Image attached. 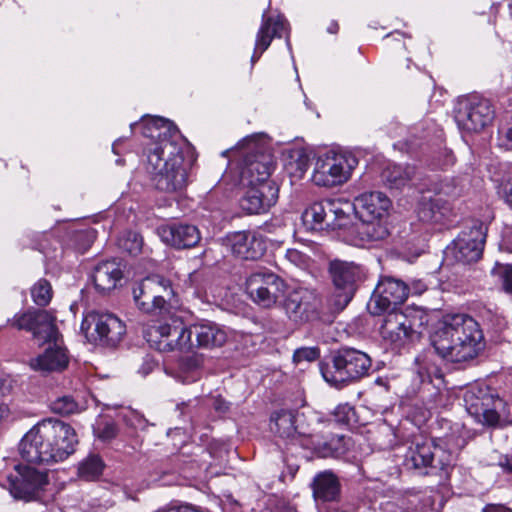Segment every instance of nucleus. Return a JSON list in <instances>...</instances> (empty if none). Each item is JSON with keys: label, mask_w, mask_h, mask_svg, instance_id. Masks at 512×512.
I'll use <instances>...</instances> for the list:
<instances>
[{"label": "nucleus", "mask_w": 512, "mask_h": 512, "mask_svg": "<svg viewBox=\"0 0 512 512\" xmlns=\"http://www.w3.org/2000/svg\"><path fill=\"white\" fill-rule=\"evenodd\" d=\"M190 336L194 337V346L213 349L223 346L227 341V333L218 324L210 321L195 323L190 326Z\"/></svg>", "instance_id": "nucleus-26"}, {"label": "nucleus", "mask_w": 512, "mask_h": 512, "mask_svg": "<svg viewBox=\"0 0 512 512\" xmlns=\"http://www.w3.org/2000/svg\"><path fill=\"white\" fill-rule=\"evenodd\" d=\"M505 200L512 207V186L506 192Z\"/></svg>", "instance_id": "nucleus-56"}, {"label": "nucleus", "mask_w": 512, "mask_h": 512, "mask_svg": "<svg viewBox=\"0 0 512 512\" xmlns=\"http://www.w3.org/2000/svg\"><path fill=\"white\" fill-rule=\"evenodd\" d=\"M134 419H135V421L129 422L130 425H132L134 427H143L144 426L145 421L141 416L135 414Z\"/></svg>", "instance_id": "nucleus-55"}, {"label": "nucleus", "mask_w": 512, "mask_h": 512, "mask_svg": "<svg viewBox=\"0 0 512 512\" xmlns=\"http://www.w3.org/2000/svg\"><path fill=\"white\" fill-rule=\"evenodd\" d=\"M226 245L233 255L244 260L258 259L266 250L263 239L249 231H238L228 235Z\"/></svg>", "instance_id": "nucleus-24"}, {"label": "nucleus", "mask_w": 512, "mask_h": 512, "mask_svg": "<svg viewBox=\"0 0 512 512\" xmlns=\"http://www.w3.org/2000/svg\"><path fill=\"white\" fill-rule=\"evenodd\" d=\"M151 369H152V367H151V366L146 367V370H148V371H149V370H151Z\"/></svg>", "instance_id": "nucleus-62"}, {"label": "nucleus", "mask_w": 512, "mask_h": 512, "mask_svg": "<svg viewBox=\"0 0 512 512\" xmlns=\"http://www.w3.org/2000/svg\"><path fill=\"white\" fill-rule=\"evenodd\" d=\"M501 269V278L503 282V288L506 292L512 293V264L510 265H499Z\"/></svg>", "instance_id": "nucleus-44"}, {"label": "nucleus", "mask_w": 512, "mask_h": 512, "mask_svg": "<svg viewBox=\"0 0 512 512\" xmlns=\"http://www.w3.org/2000/svg\"><path fill=\"white\" fill-rule=\"evenodd\" d=\"M143 244L142 236L134 231H127L118 239L119 247L132 256L141 253Z\"/></svg>", "instance_id": "nucleus-38"}, {"label": "nucleus", "mask_w": 512, "mask_h": 512, "mask_svg": "<svg viewBox=\"0 0 512 512\" xmlns=\"http://www.w3.org/2000/svg\"><path fill=\"white\" fill-rule=\"evenodd\" d=\"M455 121L466 132H480L494 119V110L489 100L470 95L458 100Z\"/></svg>", "instance_id": "nucleus-12"}, {"label": "nucleus", "mask_w": 512, "mask_h": 512, "mask_svg": "<svg viewBox=\"0 0 512 512\" xmlns=\"http://www.w3.org/2000/svg\"><path fill=\"white\" fill-rule=\"evenodd\" d=\"M476 395V393L469 391L464 396L467 412L473 416L478 422L487 425L489 413L491 412L494 396L483 393Z\"/></svg>", "instance_id": "nucleus-29"}, {"label": "nucleus", "mask_w": 512, "mask_h": 512, "mask_svg": "<svg viewBox=\"0 0 512 512\" xmlns=\"http://www.w3.org/2000/svg\"><path fill=\"white\" fill-rule=\"evenodd\" d=\"M488 415V426L504 427L512 423L510 406L499 397H494L491 412Z\"/></svg>", "instance_id": "nucleus-34"}, {"label": "nucleus", "mask_w": 512, "mask_h": 512, "mask_svg": "<svg viewBox=\"0 0 512 512\" xmlns=\"http://www.w3.org/2000/svg\"><path fill=\"white\" fill-rule=\"evenodd\" d=\"M409 292V286L402 280L390 276L382 277L373 291L368 310L373 315H380L396 309L406 301Z\"/></svg>", "instance_id": "nucleus-13"}, {"label": "nucleus", "mask_w": 512, "mask_h": 512, "mask_svg": "<svg viewBox=\"0 0 512 512\" xmlns=\"http://www.w3.org/2000/svg\"><path fill=\"white\" fill-rule=\"evenodd\" d=\"M18 330H25L32 333V336L40 344L50 339H55L58 334L56 318L47 310L29 309L17 313L11 320H8Z\"/></svg>", "instance_id": "nucleus-15"}, {"label": "nucleus", "mask_w": 512, "mask_h": 512, "mask_svg": "<svg viewBox=\"0 0 512 512\" xmlns=\"http://www.w3.org/2000/svg\"><path fill=\"white\" fill-rule=\"evenodd\" d=\"M415 169L412 166L388 165L381 174L382 181L390 188L404 187L414 176Z\"/></svg>", "instance_id": "nucleus-31"}, {"label": "nucleus", "mask_w": 512, "mask_h": 512, "mask_svg": "<svg viewBox=\"0 0 512 512\" xmlns=\"http://www.w3.org/2000/svg\"><path fill=\"white\" fill-rule=\"evenodd\" d=\"M216 409L225 411V410L228 409V407L227 406L219 405V406L216 407Z\"/></svg>", "instance_id": "nucleus-59"}, {"label": "nucleus", "mask_w": 512, "mask_h": 512, "mask_svg": "<svg viewBox=\"0 0 512 512\" xmlns=\"http://www.w3.org/2000/svg\"><path fill=\"white\" fill-rule=\"evenodd\" d=\"M282 307L290 321L303 324L319 317L321 300L314 290L298 288L286 296Z\"/></svg>", "instance_id": "nucleus-16"}, {"label": "nucleus", "mask_w": 512, "mask_h": 512, "mask_svg": "<svg viewBox=\"0 0 512 512\" xmlns=\"http://www.w3.org/2000/svg\"><path fill=\"white\" fill-rule=\"evenodd\" d=\"M141 125L145 137L158 139L149 149L146 166L156 188L164 192L183 190L195 160L190 147L167 119L146 116Z\"/></svg>", "instance_id": "nucleus-1"}, {"label": "nucleus", "mask_w": 512, "mask_h": 512, "mask_svg": "<svg viewBox=\"0 0 512 512\" xmlns=\"http://www.w3.org/2000/svg\"><path fill=\"white\" fill-rule=\"evenodd\" d=\"M247 190L240 200L241 208L249 214L267 212L278 200L279 187L276 182L245 185Z\"/></svg>", "instance_id": "nucleus-21"}, {"label": "nucleus", "mask_w": 512, "mask_h": 512, "mask_svg": "<svg viewBox=\"0 0 512 512\" xmlns=\"http://www.w3.org/2000/svg\"><path fill=\"white\" fill-rule=\"evenodd\" d=\"M163 242L178 249L194 247L200 241L198 228L190 224L172 223L158 228Z\"/></svg>", "instance_id": "nucleus-25"}, {"label": "nucleus", "mask_w": 512, "mask_h": 512, "mask_svg": "<svg viewBox=\"0 0 512 512\" xmlns=\"http://www.w3.org/2000/svg\"><path fill=\"white\" fill-rule=\"evenodd\" d=\"M78 237L79 238H83V237L92 238V237H94V235H93L92 231H87V232H79Z\"/></svg>", "instance_id": "nucleus-57"}, {"label": "nucleus", "mask_w": 512, "mask_h": 512, "mask_svg": "<svg viewBox=\"0 0 512 512\" xmlns=\"http://www.w3.org/2000/svg\"><path fill=\"white\" fill-rule=\"evenodd\" d=\"M273 163L270 155L264 153L248 154L243 160L240 172L242 185H258L274 182L270 179Z\"/></svg>", "instance_id": "nucleus-22"}, {"label": "nucleus", "mask_w": 512, "mask_h": 512, "mask_svg": "<svg viewBox=\"0 0 512 512\" xmlns=\"http://www.w3.org/2000/svg\"><path fill=\"white\" fill-rule=\"evenodd\" d=\"M313 495L323 502L335 501L340 495V483L336 475L330 471L317 474L312 483Z\"/></svg>", "instance_id": "nucleus-28"}, {"label": "nucleus", "mask_w": 512, "mask_h": 512, "mask_svg": "<svg viewBox=\"0 0 512 512\" xmlns=\"http://www.w3.org/2000/svg\"><path fill=\"white\" fill-rule=\"evenodd\" d=\"M380 326L382 339L395 347L419 338V330L427 322V316L420 309L407 308L405 311L389 310Z\"/></svg>", "instance_id": "nucleus-6"}, {"label": "nucleus", "mask_w": 512, "mask_h": 512, "mask_svg": "<svg viewBox=\"0 0 512 512\" xmlns=\"http://www.w3.org/2000/svg\"><path fill=\"white\" fill-rule=\"evenodd\" d=\"M353 413V408L348 404H344L337 406L334 414L338 421L348 422L350 420V415Z\"/></svg>", "instance_id": "nucleus-47"}, {"label": "nucleus", "mask_w": 512, "mask_h": 512, "mask_svg": "<svg viewBox=\"0 0 512 512\" xmlns=\"http://www.w3.org/2000/svg\"><path fill=\"white\" fill-rule=\"evenodd\" d=\"M94 434L102 441H110L118 434L117 425L114 422L107 421L98 424L94 428Z\"/></svg>", "instance_id": "nucleus-41"}, {"label": "nucleus", "mask_w": 512, "mask_h": 512, "mask_svg": "<svg viewBox=\"0 0 512 512\" xmlns=\"http://www.w3.org/2000/svg\"><path fill=\"white\" fill-rule=\"evenodd\" d=\"M104 463L97 455H90L79 466V475L86 480L98 478L103 471Z\"/></svg>", "instance_id": "nucleus-37"}, {"label": "nucleus", "mask_w": 512, "mask_h": 512, "mask_svg": "<svg viewBox=\"0 0 512 512\" xmlns=\"http://www.w3.org/2000/svg\"><path fill=\"white\" fill-rule=\"evenodd\" d=\"M145 283H149L154 286L153 295L157 296L156 302L163 309L166 303V297L172 294L170 282L165 278L154 275L144 279Z\"/></svg>", "instance_id": "nucleus-39"}, {"label": "nucleus", "mask_w": 512, "mask_h": 512, "mask_svg": "<svg viewBox=\"0 0 512 512\" xmlns=\"http://www.w3.org/2000/svg\"><path fill=\"white\" fill-rule=\"evenodd\" d=\"M357 165L358 160L352 154L327 153L317 159L312 180L318 186L341 185L350 178Z\"/></svg>", "instance_id": "nucleus-11"}, {"label": "nucleus", "mask_w": 512, "mask_h": 512, "mask_svg": "<svg viewBox=\"0 0 512 512\" xmlns=\"http://www.w3.org/2000/svg\"><path fill=\"white\" fill-rule=\"evenodd\" d=\"M431 344L443 359L461 363L474 359L482 351L484 336L472 317L447 315L431 335Z\"/></svg>", "instance_id": "nucleus-3"}, {"label": "nucleus", "mask_w": 512, "mask_h": 512, "mask_svg": "<svg viewBox=\"0 0 512 512\" xmlns=\"http://www.w3.org/2000/svg\"><path fill=\"white\" fill-rule=\"evenodd\" d=\"M136 125H137V123H132V124L130 125V128H131V129H133Z\"/></svg>", "instance_id": "nucleus-60"}, {"label": "nucleus", "mask_w": 512, "mask_h": 512, "mask_svg": "<svg viewBox=\"0 0 512 512\" xmlns=\"http://www.w3.org/2000/svg\"><path fill=\"white\" fill-rule=\"evenodd\" d=\"M122 276L120 264L116 260H106L95 266L92 280L99 292H108L116 287Z\"/></svg>", "instance_id": "nucleus-27"}, {"label": "nucleus", "mask_w": 512, "mask_h": 512, "mask_svg": "<svg viewBox=\"0 0 512 512\" xmlns=\"http://www.w3.org/2000/svg\"><path fill=\"white\" fill-rule=\"evenodd\" d=\"M500 145L512 150V126L500 132Z\"/></svg>", "instance_id": "nucleus-49"}, {"label": "nucleus", "mask_w": 512, "mask_h": 512, "mask_svg": "<svg viewBox=\"0 0 512 512\" xmlns=\"http://www.w3.org/2000/svg\"><path fill=\"white\" fill-rule=\"evenodd\" d=\"M371 366L372 360L367 353L342 347L333 354L331 364L321 366V374L326 382L340 387L368 376Z\"/></svg>", "instance_id": "nucleus-5"}, {"label": "nucleus", "mask_w": 512, "mask_h": 512, "mask_svg": "<svg viewBox=\"0 0 512 512\" xmlns=\"http://www.w3.org/2000/svg\"><path fill=\"white\" fill-rule=\"evenodd\" d=\"M45 343H51L43 354L30 360V367L39 372H60L67 368L69 357L67 350L63 347V341L58 332L55 339H50Z\"/></svg>", "instance_id": "nucleus-23"}, {"label": "nucleus", "mask_w": 512, "mask_h": 512, "mask_svg": "<svg viewBox=\"0 0 512 512\" xmlns=\"http://www.w3.org/2000/svg\"><path fill=\"white\" fill-rule=\"evenodd\" d=\"M487 226L479 221L463 230L453 242L451 253L457 262L470 264L478 261L483 253Z\"/></svg>", "instance_id": "nucleus-17"}, {"label": "nucleus", "mask_w": 512, "mask_h": 512, "mask_svg": "<svg viewBox=\"0 0 512 512\" xmlns=\"http://www.w3.org/2000/svg\"><path fill=\"white\" fill-rule=\"evenodd\" d=\"M10 414L9 407L4 404L0 403V423L5 420Z\"/></svg>", "instance_id": "nucleus-54"}, {"label": "nucleus", "mask_w": 512, "mask_h": 512, "mask_svg": "<svg viewBox=\"0 0 512 512\" xmlns=\"http://www.w3.org/2000/svg\"><path fill=\"white\" fill-rule=\"evenodd\" d=\"M50 407L54 413L63 416L78 413L83 409L82 405L70 395H64L56 398L51 402Z\"/></svg>", "instance_id": "nucleus-36"}, {"label": "nucleus", "mask_w": 512, "mask_h": 512, "mask_svg": "<svg viewBox=\"0 0 512 512\" xmlns=\"http://www.w3.org/2000/svg\"><path fill=\"white\" fill-rule=\"evenodd\" d=\"M286 258L298 267L305 266L308 260L307 255L296 249H288L286 252Z\"/></svg>", "instance_id": "nucleus-46"}, {"label": "nucleus", "mask_w": 512, "mask_h": 512, "mask_svg": "<svg viewBox=\"0 0 512 512\" xmlns=\"http://www.w3.org/2000/svg\"><path fill=\"white\" fill-rule=\"evenodd\" d=\"M48 484L46 470L30 466L18 467L16 476L9 479V491L15 499L28 502L38 500Z\"/></svg>", "instance_id": "nucleus-19"}, {"label": "nucleus", "mask_w": 512, "mask_h": 512, "mask_svg": "<svg viewBox=\"0 0 512 512\" xmlns=\"http://www.w3.org/2000/svg\"><path fill=\"white\" fill-rule=\"evenodd\" d=\"M502 247L512 252V227L505 230Z\"/></svg>", "instance_id": "nucleus-51"}, {"label": "nucleus", "mask_w": 512, "mask_h": 512, "mask_svg": "<svg viewBox=\"0 0 512 512\" xmlns=\"http://www.w3.org/2000/svg\"><path fill=\"white\" fill-rule=\"evenodd\" d=\"M270 4H271V0H268V5L270 6Z\"/></svg>", "instance_id": "nucleus-63"}, {"label": "nucleus", "mask_w": 512, "mask_h": 512, "mask_svg": "<svg viewBox=\"0 0 512 512\" xmlns=\"http://www.w3.org/2000/svg\"><path fill=\"white\" fill-rule=\"evenodd\" d=\"M448 213L449 207L440 197L423 196L417 208L419 220L425 223H440Z\"/></svg>", "instance_id": "nucleus-30"}, {"label": "nucleus", "mask_w": 512, "mask_h": 512, "mask_svg": "<svg viewBox=\"0 0 512 512\" xmlns=\"http://www.w3.org/2000/svg\"><path fill=\"white\" fill-rule=\"evenodd\" d=\"M77 434L72 426L47 419L33 426L21 439L19 452L29 463L50 464L64 461L75 452Z\"/></svg>", "instance_id": "nucleus-2"}, {"label": "nucleus", "mask_w": 512, "mask_h": 512, "mask_svg": "<svg viewBox=\"0 0 512 512\" xmlns=\"http://www.w3.org/2000/svg\"><path fill=\"white\" fill-rule=\"evenodd\" d=\"M199 400L198 399H191L186 402L178 403L176 406V409L180 411L181 415L184 414H190L193 409H195L198 406Z\"/></svg>", "instance_id": "nucleus-48"}, {"label": "nucleus", "mask_w": 512, "mask_h": 512, "mask_svg": "<svg viewBox=\"0 0 512 512\" xmlns=\"http://www.w3.org/2000/svg\"><path fill=\"white\" fill-rule=\"evenodd\" d=\"M81 331L93 344L116 347L125 335L126 327L111 313L91 311L84 316Z\"/></svg>", "instance_id": "nucleus-10"}, {"label": "nucleus", "mask_w": 512, "mask_h": 512, "mask_svg": "<svg viewBox=\"0 0 512 512\" xmlns=\"http://www.w3.org/2000/svg\"><path fill=\"white\" fill-rule=\"evenodd\" d=\"M453 462L452 453L439 443L429 440L412 442L408 447L403 465L421 475L444 470Z\"/></svg>", "instance_id": "nucleus-7"}, {"label": "nucleus", "mask_w": 512, "mask_h": 512, "mask_svg": "<svg viewBox=\"0 0 512 512\" xmlns=\"http://www.w3.org/2000/svg\"><path fill=\"white\" fill-rule=\"evenodd\" d=\"M292 169H295V173L302 177L309 168V158L305 154H300L299 157L292 163H290Z\"/></svg>", "instance_id": "nucleus-45"}, {"label": "nucleus", "mask_w": 512, "mask_h": 512, "mask_svg": "<svg viewBox=\"0 0 512 512\" xmlns=\"http://www.w3.org/2000/svg\"><path fill=\"white\" fill-rule=\"evenodd\" d=\"M289 29L288 21L279 11L269 10L263 13L259 32H282Z\"/></svg>", "instance_id": "nucleus-35"}, {"label": "nucleus", "mask_w": 512, "mask_h": 512, "mask_svg": "<svg viewBox=\"0 0 512 512\" xmlns=\"http://www.w3.org/2000/svg\"><path fill=\"white\" fill-rule=\"evenodd\" d=\"M482 512H512V509L500 504H488Z\"/></svg>", "instance_id": "nucleus-50"}, {"label": "nucleus", "mask_w": 512, "mask_h": 512, "mask_svg": "<svg viewBox=\"0 0 512 512\" xmlns=\"http://www.w3.org/2000/svg\"><path fill=\"white\" fill-rule=\"evenodd\" d=\"M119 142V140H117L114 144H113V150H115V147L117 145V143Z\"/></svg>", "instance_id": "nucleus-61"}, {"label": "nucleus", "mask_w": 512, "mask_h": 512, "mask_svg": "<svg viewBox=\"0 0 512 512\" xmlns=\"http://www.w3.org/2000/svg\"><path fill=\"white\" fill-rule=\"evenodd\" d=\"M320 356V349L318 347H301L294 351L293 361L300 363L303 361L313 362Z\"/></svg>", "instance_id": "nucleus-42"}, {"label": "nucleus", "mask_w": 512, "mask_h": 512, "mask_svg": "<svg viewBox=\"0 0 512 512\" xmlns=\"http://www.w3.org/2000/svg\"><path fill=\"white\" fill-rule=\"evenodd\" d=\"M351 204L341 199H325L313 203L302 215L312 230L344 229L350 223Z\"/></svg>", "instance_id": "nucleus-8"}, {"label": "nucleus", "mask_w": 512, "mask_h": 512, "mask_svg": "<svg viewBox=\"0 0 512 512\" xmlns=\"http://www.w3.org/2000/svg\"><path fill=\"white\" fill-rule=\"evenodd\" d=\"M339 29V25L337 22H332L331 26L328 28V32H335Z\"/></svg>", "instance_id": "nucleus-58"}, {"label": "nucleus", "mask_w": 512, "mask_h": 512, "mask_svg": "<svg viewBox=\"0 0 512 512\" xmlns=\"http://www.w3.org/2000/svg\"><path fill=\"white\" fill-rule=\"evenodd\" d=\"M273 34H260L256 40L255 51L251 57V62L255 63L260 55L270 46ZM279 37L281 34H277Z\"/></svg>", "instance_id": "nucleus-43"}, {"label": "nucleus", "mask_w": 512, "mask_h": 512, "mask_svg": "<svg viewBox=\"0 0 512 512\" xmlns=\"http://www.w3.org/2000/svg\"><path fill=\"white\" fill-rule=\"evenodd\" d=\"M52 287L46 279L38 280L31 288V296L37 306L45 307L52 299Z\"/></svg>", "instance_id": "nucleus-40"}, {"label": "nucleus", "mask_w": 512, "mask_h": 512, "mask_svg": "<svg viewBox=\"0 0 512 512\" xmlns=\"http://www.w3.org/2000/svg\"><path fill=\"white\" fill-rule=\"evenodd\" d=\"M351 212L354 211L360 222L349 228L350 242L354 246L384 239L388 235L383 219L391 207L390 199L382 192H365L354 199Z\"/></svg>", "instance_id": "nucleus-4"}, {"label": "nucleus", "mask_w": 512, "mask_h": 512, "mask_svg": "<svg viewBox=\"0 0 512 512\" xmlns=\"http://www.w3.org/2000/svg\"><path fill=\"white\" fill-rule=\"evenodd\" d=\"M409 289L413 293L420 295L427 289V287H426L425 283H423L421 280H417L412 283V285H411V287H409Z\"/></svg>", "instance_id": "nucleus-53"}, {"label": "nucleus", "mask_w": 512, "mask_h": 512, "mask_svg": "<svg viewBox=\"0 0 512 512\" xmlns=\"http://www.w3.org/2000/svg\"><path fill=\"white\" fill-rule=\"evenodd\" d=\"M329 273L337 291L338 304L346 306L354 296L357 283L364 278L363 268L355 262L335 259L329 263Z\"/></svg>", "instance_id": "nucleus-18"}, {"label": "nucleus", "mask_w": 512, "mask_h": 512, "mask_svg": "<svg viewBox=\"0 0 512 512\" xmlns=\"http://www.w3.org/2000/svg\"><path fill=\"white\" fill-rule=\"evenodd\" d=\"M246 290L255 303L264 308H270L284 293L285 282L271 271H257L247 278Z\"/></svg>", "instance_id": "nucleus-14"}, {"label": "nucleus", "mask_w": 512, "mask_h": 512, "mask_svg": "<svg viewBox=\"0 0 512 512\" xmlns=\"http://www.w3.org/2000/svg\"><path fill=\"white\" fill-rule=\"evenodd\" d=\"M151 334H154V342L161 352L184 351L194 346L190 327H186L180 319H171L170 322L151 327Z\"/></svg>", "instance_id": "nucleus-20"}, {"label": "nucleus", "mask_w": 512, "mask_h": 512, "mask_svg": "<svg viewBox=\"0 0 512 512\" xmlns=\"http://www.w3.org/2000/svg\"><path fill=\"white\" fill-rule=\"evenodd\" d=\"M153 289L154 286L145 283L144 279L133 289L135 303L145 313H153L162 309L156 302L157 296L153 295Z\"/></svg>", "instance_id": "nucleus-32"}, {"label": "nucleus", "mask_w": 512, "mask_h": 512, "mask_svg": "<svg viewBox=\"0 0 512 512\" xmlns=\"http://www.w3.org/2000/svg\"><path fill=\"white\" fill-rule=\"evenodd\" d=\"M203 364L204 357L202 354L193 353L181 357L178 363L179 377L184 383L196 381Z\"/></svg>", "instance_id": "nucleus-33"}, {"label": "nucleus", "mask_w": 512, "mask_h": 512, "mask_svg": "<svg viewBox=\"0 0 512 512\" xmlns=\"http://www.w3.org/2000/svg\"><path fill=\"white\" fill-rule=\"evenodd\" d=\"M303 415L291 411L280 410L271 416L270 429L278 437L310 448L319 446L323 436L316 428L304 425Z\"/></svg>", "instance_id": "nucleus-9"}, {"label": "nucleus", "mask_w": 512, "mask_h": 512, "mask_svg": "<svg viewBox=\"0 0 512 512\" xmlns=\"http://www.w3.org/2000/svg\"><path fill=\"white\" fill-rule=\"evenodd\" d=\"M499 466L507 472H512V452L500 458Z\"/></svg>", "instance_id": "nucleus-52"}]
</instances>
